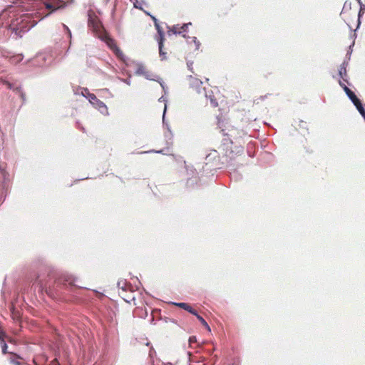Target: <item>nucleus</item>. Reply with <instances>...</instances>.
<instances>
[{
    "label": "nucleus",
    "mask_w": 365,
    "mask_h": 365,
    "mask_svg": "<svg viewBox=\"0 0 365 365\" xmlns=\"http://www.w3.org/2000/svg\"><path fill=\"white\" fill-rule=\"evenodd\" d=\"M97 108L103 115H108V111L106 105L101 101H96V105L93 106Z\"/></svg>",
    "instance_id": "8"
},
{
    "label": "nucleus",
    "mask_w": 365,
    "mask_h": 365,
    "mask_svg": "<svg viewBox=\"0 0 365 365\" xmlns=\"http://www.w3.org/2000/svg\"><path fill=\"white\" fill-rule=\"evenodd\" d=\"M158 48H159V54L161 58V60H165L166 58V53L163 51V41L158 40Z\"/></svg>",
    "instance_id": "13"
},
{
    "label": "nucleus",
    "mask_w": 365,
    "mask_h": 365,
    "mask_svg": "<svg viewBox=\"0 0 365 365\" xmlns=\"http://www.w3.org/2000/svg\"><path fill=\"white\" fill-rule=\"evenodd\" d=\"M131 2H133L134 0H130Z\"/></svg>",
    "instance_id": "40"
},
{
    "label": "nucleus",
    "mask_w": 365,
    "mask_h": 365,
    "mask_svg": "<svg viewBox=\"0 0 365 365\" xmlns=\"http://www.w3.org/2000/svg\"><path fill=\"white\" fill-rule=\"evenodd\" d=\"M339 85L344 88V86H346L342 81H339Z\"/></svg>",
    "instance_id": "35"
},
{
    "label": "nucleus",
    "mask_w": 365,
    "mask_h": 365,
    "mask_svg": "<svg viewBox=\"0 0 365 365\" xmlns=\"http://www.w3.org/2000/svg\"><path fill=\"white\" fill-rule=\"evenodd\" d=\"M192 180L191 179H189L188 181H187V183L190 184V183H192Z\"/></svg>",
    "instance_id": "38"
},
{
    "label": "nucleus",
    "mask_w": 365,
    "mask_h": 365,
    "mask_svg": "<svg viewBox=\"0 0 365 365\" xmlns=\"http://www.w3.org/2000/svg\"><path fill=\"white\" fill-rule=\"evenodd\" d=\"M6 195L3 193V192L0 194V205L4 202L5 200Z\"/></svg>",
    "instance_id": "29"
},
{
    "label": "nucleus",
    "mask_w": 365,
    "mask_h": 365,
    "mask_svg": "<svg viewBox=\"0 0 365 365\" xmlns=\"http://www.w3.org/2000/svg\"><path fill=\"white\" fill-rule=\"evenodd\" d=\"M197 319L200 322V323L209 331H210V327H209L208 324L206 322V321L197 313V315H195Z\"/></svg>",
    "instance_id": "18"
},
{
    "label": "nucleus",
    "mask_w": 365,
    "mask_h": 365,
    "mask_svg": "<svg viewBox=\"0 0 365 365\" xmlns=\"http://www.w3.org/2000/svg\"><path fill=\"white\" fill-rule=\"evenodd\" d=\"M81 96L87 98V96L91 95V93L89 92L88 89L86 88H83V89H81Z\"/></svg>",
    "instance_id": "23"
},
{
    "label": "nucleus",
    "mask_w": 365,
    "mask_h": 365,
    "mask_svg": "<svg viewBox=\"0 0 365 365\" xmlns=\"http://www.w3.org/2000/svg\"><path fill=\"white\" fill-rule=\"evenodd\" d=\"M160 102H167V99L166 98H165L163 96H161L159 100H158Z\"/></svg>",
    "instance_id": "32"
},
{
    "label": "nucleus",
    "mask_w": 365,
    "mask_h": 365,
    "mask_svg": "<svg viewBox=\"0 0 365 365\" xmlns=\"http://www.w3.org/2000/svg\"><path fill=\"white\" fill-rule=\"evenodd\" d=\"M136 66H137V69L135 71V74L138 75V76H141V75L143 76L144 74L145 71H146L145 67L140 63H137Z\"/></svg>",
    "instance_id": "15"
},
{
    "label": "nucleus",
    "mask_w": 365,
    "mask_h": 365,
    "mask_svg": "<svg viewBox=\"0 0 365 365\" xmlns=\"http://www.w3.org/2000/svg\"><path fill=\"white\" fill-rule=\"evenodd\" d=\"M153 354H155V351L153 349H150L149 352V356L150 358L153 356Z\"/></svg>",
    "instance_id": "33"
},
{
    "label": "nucleus",
    "mask_w": 365,
    "mask_h": 365,
    "mask_svg": "<svg viewBox=\"0 0 365 365\" xmlns=\"http://www.w3.org/2000/svg\"><path fill=\"white\" fill-rule=\"evenodd\" d=\"M135 8L143 10V5L145 4L143 0H134L133 2Z\"/></svg>",
    "instance_id": "16"
},
{
    "label": "nucleus",
    "mask_w": 365,
    "mask_h": 365,
    "mask_svg": "<svg viewBox=\"0 0 365 365\" xmlns=\"http://www.w3.org/2000/svg\"><path fill=\"white\" fill-rule=\"evenodd\" d=\"M63 281L68 282L69 284L77 286L76 284L77 279L73 276L65 275Z\"/></svg>",
    "instance_id": "14"
},
{
    "label": "nucleus",
    "mask_w": 365,
    "mask_h": 365,
    "mask_svg": "<svg viewBox=\"0 0 365 365\" xmlns=\"http://www.w3.org/2000/svg\"><path fill=\"white\" fill-rule=\"evenodd\" d=\"M66 6L63 0H41L36 3L38 11L25 13L21 9L9 6L0 14V20L6 21V25L18 36L29 31L37 23L53 12Z\"/></svg>",
    "instance_id": "1"
},
{
    "label": "nucleus",
    "mask_w": 365,
    "mask_h": 365,
    "mask_svg": "<svg viewBox=\"0 0 365 365\" xmlns=\"http://www.w3.org/2000/svg\"><path fill=\"white\" fill-rule=\"evenodd\" d=\"M189 25H191V23L184 24L181 27H179L178 25L173 26L172 28H169L168 33L169 35H170L171 33L173 34H180L186 31Z\"/></svg>",
    "instance_id": "5"
},
{
    "label": "nucleus",
    "mask_w": 365,
    "mask_h": 365,
    "mask_svg": "<svg viewBox=\"0 0 365 365\" xmlns=\"http://www.w3.org/2000/svg\"><path fill=\"white\" fill-rule=\"evenodd\" d=\"M344 91H345L346 94L351 100V101L353 103V104L355 103V102H356L359 100L355 93L353 91H351L347 86L344 87Z\"/></svg>",
    "instance_id": "11"
},
{
    "label": "nucleus",
    "mask_w": 365,
    "mask_h": 365,
    "mask_svg": "<svg viewBox=\"0 0 365 365\" xmlns=\"http://www.w3.org/2000/svg\"><path fill=\"white\" fill-rule=\"evenodd\" d=\"M197 341L196 337L195 336H192L189 338V344L191 345L192 343Z\"/></svg>",
    "instance_id": "28"
},
{
    "label": "nucleus",
    "mask_w": 365,
    "mask_h": 365,
    "mask_svg": "<svg viewBox=\"0 0 365 365\" xmlns=\"http://www.w3.org/2000/svg\"><path fill=\"white\" fill-rule=\"evenodd\" d=\"M88 26L94 31V32H100L101 29V24L96 15V14L89 11L88 13Z\"/></svg>",
    "instance_id": "3"
},
{
    "label": "nucleus",
    "mask_w": 365,
    "mask_h": 365,
    "mask_svg": "<svg viewBox=\"0 0 365 365\" xmlns=\"http://www.w3.org/2000/svg\"><path fill=\"white\" fill-rule=\"evenodd\" d=\"M347 64H348V63H346L345 61L343 62L340 65V67H339V75L343 79V81H346V82H348V81L346 79V77H347V74H346V66H347Z\"/></svg>",
    "instance_id": "10"
},
{
    "label": "nucleus",
    "mask_w": 365,
    "mask_h": 365,
    "mask_svg": "<svg viewBox=\"0 0 365 365\" xmlns=\"http://www.w3.org/2000/svg\"><path fill=\"white\" fill-rule=\"evenodd\" d=\"M166 110H167V104L165 103L163 115V123L164 126H165L167 128V131L165 132V138H167L168 140H171L173 138V133L171 132L169 125L167 123H165V115Z\"/></svg>",
    "instance_id": "6"
},
{
    "label": "nucleus",
    "mask_w": 365,
    "mask_h": 365,
    "mask_svg": "<svg viewBox=\"0 0 365 365\" xmlns=\"http://www.w3.org/2000/svg\"><path fill=\"white\" fill-rule=\"evenodd\" d=\"M364 11H365V5L364 4H361L360 6V9H359V14H358V16H359V24H358V26L360 24V18L364 14Z\"/></svg>",
    "instance_id": "21"
},
{
    "label": "nucleus",
    "mask_w": 365,
    "mask_h": 365,
    "mask_svg": "<svg viewBox=\"0 0 365 365\" xmlns=\"http://www.w3.org/2000/svg\"><path fill=\"white\" fill-rule=\"evenodd\" d=\"M128 77H129V78H130V77H131V75H130V74H129V75H128ZM118 79H119L120 81H122V82H123V83H126V84H127V85H128V86H130V83H131V81H130V78L124 79V78H119Z\"/></svg>",
    "instance_id": "24"
},
{
    "label": "nucleus",
    "mask_w": 365,
    "mask_h": 365,
    "mask_svg": "<svg viewBox=\"0 0 365 365\" xmlns=\"http://www.w3.org/2000/svg\"><path fill=\"white\" fill-rule=\"evenodd\" d=\"M174 305L178 307H180L186 311H187L188 312H190V314H193V315H197V312L191 307L187 303H184V302H179V303H177V302H174L173 303Z\"/></svg>",
    "instance_id": "9"
},
{
    "label": "nucleus",
    "mask_w": 365,
    "mask_h": 365,
    "mask_svg": "<svg viewBox=\"0 0 365 365\" xmlns=\"http://www.w3.org/2000/svg\"><path fill=\"white\" fill-rule=\"evenodd\" d=\"M145 14L147 15H149L151 16L152 19L154 21V24H155V26L158 31V37L156 38V40H162V41H164V32L162 29V28L160 26L158 22V19L153 16H151L148 12H145Z\"/></svg>",
    "instance_id": "7"
},
{
    "label": "nucleus",
    "mask_w": 365,
    "mask_h": 365,
    "mask_svg": "<svg viewBox=\"0 0 365 365\" xmlns=\"http://www.w3.org/2000/svg\"><path fill=\"white\" fill-rule=\"evenodd\" d=\"M183 37L187 38V43H195V50H198L200 48V42L197 39L196 37H195V36H193V37L187 36V37L186 35H183Z\"/></svg>",
    "instance_id": "12"
},
{
    "label": "nucleus",
    "mask_w": 365,
    "mask_h": 365,
    "mask_svg": "<svg viewBox=\"0 0 365 365\" xmlns=\"http://www.w3.org/2000/svg\"><path fill=\"white\" fill-rule=\"evenodd\" d=\"M354 105L356 106V108L358 110V111L359 112V113H361L362 111L365 110V107L361 103V102L359 99L356 102H355V103H354Z\"/></svg>",
    "instance_id": "20"
},
{
    "label": "nucleus",
    "mask_w": 365,
    "mask_h": 365,
    "mask_svg": "<svg viewBox=\"0 0 365 365\" xmlns=\"http://www.w3.org/2000/svg\"><path fill=\"white\" fill-rule=\"evenodd\" d=\"M87 99L92 106L96 105V101H99L93 93L87 96Z\"/></svg>",
    "instance_id": "19"
},
{
    "label": "nucleus",
    "mask_w": 365,
    "mask_h": 365,
    "mask_svg": "<svg viewBox=\"0 0 365 365\" xmlns=\"http://www.w3.org/2000/svg\"><path fill=\"white\" fill-rule=\"evenodd\" d=\"M36 59H37V61H40V60L46 61V55L39 54L36 56Z\"/></svg>",
    "instance_id": "26"
},
{
    "label": "nucleus",
    "mask_w": 365,
    "mask_h": 365,
    "mask_svg": "<svg viewBox=\"0 0 365 365\" xmlns=\"http://www.w3.org/2000/svg\"><path fill=\"white\" fill-rule=\"evenodd\" d=\"M103 41L106 43L108 46L115 53V54L117 56L118 58H119L121 61H123L124 63L127 64V57L123 54V53L119 49V48L116 46L115 41L107 36H105L103 38Z\"/></svg>",
    "instance_id": "2"
},
{
    "label": "nucleus",
    "mask_w": 365,
    "mask_h": 365,
    "mask_svg": "<svg viewBox=\"0 0 365 365\" xmlns=\"http://www.w3.org/2000/svg\"><path fill=\"white\" fill-rule=\"evenodd\" d=\"M62 26H63V29L66 31L68 37L71 38V32L69 28L64 24H63Z\"/></svg>",
    "instance_id": "25"
},
{
    "label": "nucleus",
    "mask_w": 365,
    "mask_h": 365,
    "mask_svg": "<svg viewBox=\"0 0 365 365\" xmlns=\"http://www.w3.org/2000/svg\"><path fill=\"white\" fill-rule=\"evenodd\" d=\"M11 363L13 364V365H20V362L16 359H11Z\"/></svg>",
    "instance_id": "31"
},
{
    "label": "nucleus",
    "mask_w": 365,
    "mask_h": 365,
    "mask_svg": "<svg viewBox=\"0 0 365 365\" xmlns=\"http://www.w3.org/2000/svg\"><path fill=\"white\" fill-rule=\"evenodd\" d=\"M205 96H206L207 98H210V103H211V105H212V107H217V106H218V103H217V101H216L215 98H213L211 96V95L208 96V95L206 93V94H205Z\"/></svg>",
    "instance_id": "22"
},
{
    "label": "nucleus",
    "mask_w": 365,
    "mask_h": 365,
    "mask_svg": "<svg viewBox=\"0 0 365 365\" xmlns=\"http://www.w3.org/2000/svg\"><path fill=\"white\" fill-rule=\"evenodd\" d=\"M155 153H162V150H160V151H155Z\"/></svg>",
    "instance_id": "39"
},
{
    "label": "nucleus",
    "mask_w": 365,
    "mask_h": 365,
    "mask_svg": "<svg viewBox=\"0 0 365 365\" xmlns=\"http://www.w3.org/2000/svg\"><path fill=\"white\" fill-rule=\"evenodd\" d=\"M4 83L8 87V88L18 91L21 93L22 98H24V96L21 93L20 88H19V87L14 88V86L11 83H9V81H4Z\"/></svg>",
    "instance_id": "17"
},
{
    "label": "nucleus",
    "mask_w": 365,
    "mask_h": 365,
    "mask_svg": "<svg viewBox=\"0 0 365 365\" xmlns=\"http://www.w3.org/2000/svg\"><path fill=\"white\" fill-rule=\"evenodd\" d=\"M360 114L362 115V117L364 118V119L365 120V110L364 111H362L361 113H360Z\"/></svg>",
    "instance_id": "36"
},
{
    "label": "nucleus",
    "mask_w": 365,
    "mask_h": 365,
    "mask_svg": "<svg viewBox=\"0 0 365 365\" xmlns=\"http://www.w3.org/2000/svg\"><path fill=\"white\" fill-rule=\"evenodd\" d=\"M16 58H17V60L19 61H21V60H22L23 57H22V56H21V55H18V56H16Z\"/></svg>",
    "instance_id": "34"
},
{
    "label": "nucleus",
    "mask_w": 365,
    "mask_h": 365,
    "mask_svg": "<svg viewBox=\"0 0 365 365\" xmlns=\"http://www.w3.org/2000/svg\"><path fill=\"white\" fill-rule=\"evenodd\" d=\"M358 4H359V6H361V4H363V3L361 2V0H356Z\"/></svg>",
    "instance_id": "37"
},
{
    "label": "nucleus",
    "mask_w": 365,
    "mask_h": 365,
    "mask_svg": "<svg viewBox=\"0 0 365 365\" xmlns=\"http://www.w3.org/2000/svg\"><path fill=\"white\" fill-rule=\"evenodd\" d=\"M146 79L151 80V81H158L160 86L162 87L165 94L168 92V88L165 86L164 82L158 78V76L153 75L149 71H145L144 74L143 75Z\"/></svg>",
    "instance_id": "4"
},
{
    "label": "nucleus",
    "mask_w": 365,
    "mask_h": 365,
    "mask_svg": "<svg viewBox=\"0 0 365 365\" xmlns=\"http://www.w3.org/2000/svg\"><path fill=\"white\" fill-rule=\"evenodd\" d=\"M118 286L119 288H120L122 289L123 292H125V283H123V285L121 286V282H118Z\"/></svg>",
    "instance_id": "30"
},
{
    "label": "nucleus",
    "mask_w": 365,
    "mask_h": 365,
    "mask_svg": "<svg viewBox=\"0 0 365 365\" xmlns=\"http://www.w3.org/2000/svg\"><path fill=\"white\" fill-rule=\"evenodd\" d=\"M81 89H83L82 87H78L73 89V92L75 95H81Z\"/></svg>",
    "instance_id": "27"
}]
</instances>
